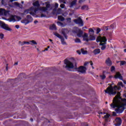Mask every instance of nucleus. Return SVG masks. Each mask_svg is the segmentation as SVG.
<instances>
[{
	"label": "nucleus",
	"mask_w": 126,
	"mask_h": 126,
	"mask_svg": "<svg viewBox=\"0 0 126 126\" xmlns=\"http://www.w3.org/2000/svg\"><path fill=\"white\" fill-rule=\"evenodd\" d=\"M6 71L8 70V67L7 66H7L6 67Z\"/></svg>",
	"instance_id": "obj_61"
},
{
	"label": "nucleus",
	"mask_w": 126,
	"mask_h": 126,
	"mask_svg": "<svg viewBox=\"0 0 126 126\" xmlns=\"http://www.w3.org/2000/svg\"><path fill=\"white\" fill-rule=\"evenodd\" d=\"M89 63V62H86L84 63V65L85 66H86V65H87V64H88Z\"/></svg>",
	"instance_id": "obj_51"
},
{
	"label": "nucleus",
	"mask_w": 126,
	"mask_h": 126,
	"mask_svg": "<svg viewBox=\"0 0 126 126\" xmlns=\"http://www.w3.org/2000/svg\"><path fill=\"white\" fill-rule=\"evenodd\" d=\"M58 20H60V21H64V18L63 16H58Z\"/></svg>",
	"instance_id": "obj_30"
},
{
	"label": "nucleus",
	"mask_w": 126,
	"mask_h": 126,
	"mask_svg": "<svg viewBox=\"0 0 126 126\" xmlns=\"http://www.w3.org/2000/svg\"><path fill=\"white\" fill-rule=\"evenodd\" d=\"M123 121L120 117H117L115 119L114 121V126H122V123Z\"/></svg>",
	"instance_id": "obj_9"
},
{
	"label": "nucleus",
	"mask_w": 126,
	"mask_h": 126,
	"mask_svg": "<svg viewBox=\"0 0 126 126\" xmlns=\"http://www.w3.org/2000/svg\"><path fill=\"white\" fill-rule=\"evenodd\" d=\"M45 4H46V8L47 9L51 8V4L50 3V1H46L45 2Z\"/></svg>",
	"instance_id": "obj_22"
},
{
	"label": "nucleus",
	"mask_w": 126,
	"mask_h": 126,
	"mask_svg": "<svg viewBox=\"0 0 126 126\" xmlns=\"http://www.w3.org/2000/svg\"><path fill=\"white\" fill-rule=\"evenodd\" d=\"M108 27H105V30L107 31V30H109V28Z\"/></svg>",
	"instance_id": "obj_59"
},
{
	"label": "nucleus",
	"mask_w": 126,
	"mask_h": 126,
	"mask_svg": "<svg viewBox=\"0 0 126 126\" xmlns=\"http://www.w3.org/2000/svg\"><path fill=\"white\" fill-rule=\"evenodd\" d=\"M33 11H31L29 13L31 15H32V16H35V15H36V14L34 13V12Z\"/></svg>",
	"instance_id": "obj_40"
},
{
	"label": "nucleus",
	"mask_w": 126,
	"mask_h": 126,
	"mask_svg": "<svg viewBox=\"0 0 126 126\" xmlns=\"http://www.w3.org/2000/svg\"><path fill=\"white\" fill-rule=\"evenodd\" d=\"M115 70H116V68L115 67V66H112L110 69L111 71L112 72L115 71Z\"/></svg>",
	"instance_id": "obj_41"
},
{
	"label": "nucleus",
	"mask_w": 126,
	"mask_h": 126,
	"mask_svg": "<svg viewBox=\"0 0 126 126\" xmlns=\"http://www.w3.org/2000/svg\"><path fill=\"white\" fill-rule=\"evenodd\" d=\"M8 0H1V4H6V2Z\"/></svg>",
	"instance_id": "obj_43"
},
{
	"label": "nucleus",
	"mask_w": 126,
	"mask_h": 126,
	"mask_svg": "<svg viewBox=\"0 0 126 126\" xmlns=\"http://www.w3.org/2000/svg\"><path fill=\"white\" fill-rule=\"evenodd\" d=\"M5 14V10L4 9L0 8V14L2 15V14Z\"/></svg>",
	"instance_id": "obj_29"
},
{
	"label": "nucleus",
	"mask_w": 126,
	"mask_h": 126,
	"mask_svg": "<svg viewBox=\"0 0 126 126\" xmlns=\"http://www.w3.org/2000/svg\"><path fill=\"white\" fill-rule=\"evenodd\" d=\"M110 114H107L106 115H105L104 117V119H105V122H110Z\"/></svg>",
	"instance_id": "obj_20"
},
{
	"label": "nucleus",
	"mask_w": 126,
	"mask_h": 126,
	"mask_svg": "<svg viewBox=\"0 0 126 126\" xmlns=\"http://www.w3.org/2000/svg\"><path fill=\"white\" fill-rule=\"evenodd\" d=\"M41 10L42 11H47V10H48V9L46 7H43L42 8H41Z\"/></svg>",
	"instance_id": "obj_42"
},
{
	"label": "nucleus",
	"mask_w": 126,
	"mask_h": 126,
	"mask_svg": "<svg viewBox=\"0 0 126 126\" xmlns=\"http://www.w3.org/2000/svg\"><path fill=\"white\" fill-rule=\"evenodd\" d=\"M110 27L111 29H114V28H115V24H113L111 25Z\"/></svg>",
	"instance_id": "obj_46"
},
{
	"label": "nucleus",
	"mask_w": 126,
	"mask_h": 126,
	"mask_svg": "<svg viewBox=\"0 0 126 126\" xmlns=\"http://www.w3.org/2000/svg\"><path fill=\"white\" fill-rule=\"evenodd\" d=\"M126 62L125 61H120V65L122 66V65H125L126 64Z\"/></svg>",
	"instance_id": "obj_34"
},
{
	"label": "nucleus",
	"mask_w": 126,
	"mask_h": 126,
	"mask_svg": "<svg viewBox=\"0 0 126 126\" xmlns=\"http://www.w3.org/2000/svg\"><path fill=\"white\" fill-rule=\"evenodd\" d=\"M113 75H110L109 76V78L110 79L113 78Z\"/></svg>",
	"instance_id": "obj_58"
},
{
	"label": "nucleus",
	"mask_w": 126,
	"mask_h": 126,
	"mask_svg": "<svg viewBox=\"0 0 126 126\" xmlns=\"http://www.w3.org/2000/svg\"><path fill=\"white\" fill-rule=\"evenodd\" d=\"M90 63L91 65L92 66H93V62L92 61H91V62H90Z\"/></svg>",
	"instance_id": "obj_56"
},
{
	"label": "nucleus",
	"mask_w": 126,
	"mask_h": 126,
	"mask_svg": "<svg viewBox=\"0 0 126 126\" xmlns=\"http://www.w3.org/2000/svg\"><path fill=\"white\" fill-rule=\"evenodd\" d=\"M31 44V43H32V45H37V42H36L35 40H31L30 41Z\"/></svg>",
	"instance_id": "obj_35"
},
{
	"label": "nucleus",
	"mask_w": 126,
	"mask_h": 126,
	"mask_svg": "<svg viewBox=\"0 0 126 126\" xmlns=\"http://www.w3.org/2000/svg\"><path fill=\"white\" fill-rule=\"evenodd\" d=\"M93 53L95 55H98V54H100V53H101V50H100V49L97 48L94 50Z\"/></svg>",
	"instance_id": "obj_19"
},
{
	"label": "nucleus",
	"mask_w": 126,
	"mask_h": 126,
	"mask_svg": "<svg viewBox=\"0 0 126 126\" xmlns=\"http://www.w3.org/2000/svg\"><path fill=\"white\" fill-rule=\"evenodd\" d=\"M66 20H67V22H71V18H67L66 19Z\"/></svg>",
	"instance_id": "obj_49"
},
{
	"label": "nucleus",
	"mask_w": 126,
	"mask_h": 126,
	"mask_svg": "<svg viewBox=\"0 0 126 126\" xmlns=\"http://www.w3.org/2000/svg\"><path fill=\"white\" fill-rule=\"evenodd\" d=\"M18 64V62H16L14 63V65H17Z\"/></svg>",
	"instance_id": "obj_62"
},
{
	"label": "nucleus",
	"mask_w": 126,
	"mask_h": 126,
	"mask_svg": "<svg viewBox=\"0 0 126 126\" xmlns=\"http://www.w3.org/2000/svg\"><path fill=\"white\" fill-rule=\"evenodd\" d=\"M34 24H36V23H38V21H36V20L34 21Z\"/></svg>",
	"instance_id": "obj_60"
},
{
	"label": "nucleus",
	"mask_w": 126,
	"mask_h": 126,
	"mask_svg": "<svg viewBox=\"0 0 126 126\" xmlns=\"http://www.w3.org/2000/svg\"><path fill=\"white\" fill-rule=\"evenodd\" d=\"M77 36L79 38H81V37H82V38H83V31H81V30H80L79 31V32H78V33L77 34Z\"/></svg>",
	"instance_id": "obj_17"
},
{
	"label": "nucleus",
	"mask_w": 126,
	"mask_h": 126,
	"mask_svg": "<svg viewBox=\"0 0 126 126\" xmlns=\"http://www.w3.org/2000/svg\"><path fill=\"white\" fill-rule=\"evenodd\" d=\"M4 38V34L2 33H0V39L2 40Z\"/></svg>",
	"instance_id": "obj_37"
},
{
	"label": "nucleus",
	"mask_w": 126,
	"mask_h": 126,
	"mask_svg": "<svg viewBox=\"0 0 126 126\" xmlns=\"http://www.w3.org/2000/svg\"><path fill=\"white\" fill-rule=\"evenodd\" d=\"M107 41V38L106 37H101L98 36L96 38V42L98 43L99 42H101V43H106V41Z\"/></svg>",
	"instance_id": "obj_12"
},
{
	"label": "nucleus",
	"mask_w": 126,
	"mask_h": 126,
	"mask_svg": "<svg viewBox=\"0 0 126 126\" xmlns=\"http://www.w3.org/2000/svg\"><path fill=\"white\" fill-rule=\"evenodd\" d=\"M64 6H65V5L63 3L60 4V7H61V8H64Z\"/></svg>",
	"instance_id": "obj_47"
},
{
	"label": "nucleus",
	"mask_w": 126,
	"mask_h": 126,
	"mask_svg": "<svg viewBox=\"0 0 126 126\" xmlns=\"http://www.w3.org/2000/svg\"><path fill=\"white\" fill-rule=\"evenodd\" d=\"M33 7H31L29 9L25 10L24 13H26V14H28V13H30V11H32V10H33Z\"/></svg>",
	"instance_id": "obj_18"
},
{
	"label": "nucleus",
	"mask_w": 126,
	"mask_h": 126,
	"mask_svg": "<svg viewBox=\"0 0 126 126\" xmlns=\"http://www.w3.org/2000/svg\"><path fill=\"white\" fill-rule=\"evenodd\" d=\"M0 27H1L2 29L6 30V31H12V29L9 28L8 25L5 24V23L1 21H0Z\"/></svg>",
	"instance_id": "obj_6"
},
{
	"label": "nucleus",
	"mask_w": 126,
	"mask_h": 126,
	"mask_svg": "<svg viewBox=\"0 0 126 126\" xmlns=\"http://www.w3.org/2000/svg\"><path fill=\"white\" fill-rule=\"evenodd\" d=\"M94 30L92 28L89 29V35L87 33H84L83 36V41L86 42H89V41H95L96 40V37L94 34Z\"/></svg>",
	"instance_id": "obj_1"
},
{
	"label": "nucleus",
	"mask_w": 126,
	"mask_h": 126,
	"mask_svg": "<svg viewBox=\"0 0 126 126\" xmlns=\"http://www.w3.org/2000/svg\"><path fill=\"white\" fill-rule=\"evenodd\" d=\"M112 115H113V116H114V117H116V116H117V113H116L115 112H112Z\"/></svg>",
	"instance_id": "obj_52"
},
{
	"label": "nucleus",
	"mask_w": 126,
	"mask_h": 126,
	"mask_svg": "<svg viewBox=\"0 0 126 126\" xmlns=\"http://www.w3.org/2000/svg\"><path fill=\"white\" fill-rule=\"evenodd\" d=\"M77 54H78V55H81V52H80V50H77Z\"/></svg>",
	"instance_id": "obj_53"
},
{
	"label": "nucleus",
	"mask_w": 126,
	"mask_h": 126,
	"mask_svg": "<svg viewBox=\"0 0 126 126\" xmlns=\"http://www.w3.org/2000/svg\"><path fill=\"white\" fill-rule=\"evenodd\" d=\"M78 72H81V73H85L86 72V67L83 66H80L79 67L77 68Z\"/></svg>",
	"instance_id": "obj_13"
},
{
	"label": "nucleus",
	"mask_w": 126,
	"mask_h": 126,
	"mask_svg": "<svg viewBox=\"0 0 126 126\" xmlns=\"http://www.w3.org/2000/svg\"><path fill=\"white\" fill-rule=\"evenodd\" d=\"M26 17L27 19L25 18L21 21V23L25 24V25H27V24H29V23H31L33 21V18L31 15H27Z\"/></svg>",
	"instance_id": "obj_5"
},
{
	"label": "nucleus",
	"mask_w": 126,
	"mask_h": 126,
	"mask_svg": "<svg viewBox=\"0 0 126 126\" xmlns=\"http://www.w3.org/2000/svg\"><path fill=\"white\" fill-rule=\"evenodd\" d=\"M114 78L115 79H120V80H124V78L123 77V76L122 75V74L120 72H117L116 73V74L115 75Z\"/></svg>",
	"instance_id": "obj_14"
},
{
	"label": "nucleus",
	"mask_w": 126,
	"mask_h": 126,
	"mask_svg": "<svg viewBox=\"0 0 126 126\" xmlns=\"http://www.w3.org/2000/svg\"><path fill=\"white\" fill-rule=\"evenodd\" d=\"M15 28L17 29H19V25H16L15 26Z\"/></svg>",
	"instance_id": "obj_55"
},
{
	"label": "nucleus",
	"mask_w": 126,
	"mask_h": 126,
	"mask_svg": "<svg viewBox=\"0 0 126 126\" xmlns=\"http://www.w3.org/2000/svg\"><path fill=\"white\" fill-rule=\"evenodd\" d=\"M117 86V87H121V86L124 87V84H123L122 82H119Z\"/></svg>",
	"instance_id": "obj_31"
},
{
	"label": "nucleus",
	"mask_w": 126,
	"mask_h": 126,
	"mask_svg": "<svg viewBox=\"0 0 126 126\" xmlns=\"http://www.w3.org/2000/svg\"><path fill=\"white\" fill-rule=\"evenodd\" d=\"M64 63L65 65L66 68H73L74 67V65H73V63L70 62V61H68L67 59H65L64 61Z\"/></svg>",
	"instance_id": "obj_7"
},
{
	"label": "nucleus",
	"mask_w": 126,
	"mask_h": 126,
	"mask_svg": "<svg viewBox=\"0 0 126 126\" xmlns=\"http://www.w3.org/2000/svg\"><path fill=\"white\" fill-rule=\"evenodd\" d=\"M84 1L83 0H79V3H82Z\"/></svg>",
	"instance_id": "obj_54"
},
{
	"label": "nucleus",
	"mask_w": 126,
	"mask_h": 126,
	"mask_svg": "<svg viewBox=\"0 0 126 126\" xmlns=\"http://www.w3.org/2000/svg\"><path fill=\"white\" fill-rule=\"evenodd\" d=\"M88 8V6L85 5L82 6L81 9L82 10H84V9H87Z\"/></svg>",
	"instance_id": "obj_36"
},
{
	"label": "nucleus",
	"mask_w": 126,
	"mask_h": 126,
	"mask_svg": "<svg viewBox=\"0 0 126 126\" xmlns=\"http://www.w3.org/2000/svg\"><path fill=\"white\" fill-rule=\"evenodd\" d=\"M113 101L123 106L124 107H126V99L122 98L120 95L116 96L115 98L113 99Z\"/></svg>",
	"instance_id": "obj_4"
},
{
	"label": "nucleus",
	"mask_w": 126,
	"mask_h": 126,
	"mask_svg": "<svg viewBox=\"0 0 126 126\" xmlns=\"http://www.w3.org/2000/svg\"><path fill=\"white\" fill-rule=\"evenodd\" d=\"M105 63L108 65V66H111L112 64V61H111V59L110 58H108L105 61Z\"/></svg>",
	"instance_id": "obj_15"
},
{
	"label": "nucleus",
	"mask_w": 126,
	"mask_h": 126,
	"mask_svg": "<svg viewBox=\"0 0 126 126\" xmlns=\"http://www.w3.org/2000/svg\"><path fill=\"white\" fill-rule=\"evenodd\" d=\"M55 8L54 9V10H56L57 8L59 7V4L58 3H56L54 5Z\"/></svg>",
	"instance_id": "obj_38"
},
{
	"label": "nucleus",
	"mask_w": 126,
	"mask_h": 126,
	"mask_svg": "<svg viewBox=\"0 0 126 126\" xmlns=\"http://www.w3.org/2000/svg\"><path fill=\"white\" fill-rule=\"evenodd\" d=\"M81 52L83 55H86V54H87L88 53L87 51L84 50V49H81Z\"/></svg>",
	"instance_id": "obj_32"
},
{
	"label": "nucleus",
	"mask_w": 126,
	"mask_h": 126,
	"mask_svg": "<svg viewBox=\"0 0 126 126\" xmlns=\"http://www.w3.org/2000/svg\"><path fill=\"white\" fill-rule=\"evenodd\" d=\"M57 25L58 26H61V27H65L66 24H63V23L61 22H57Z\"/></svg>",
	"instance_id": "obj_27"
},
{
	"label": "nucleus",
	"mask_w": 126,
	"mask_h": 126,
	"mask_svg": "<svg viewBox=\"0 0 126 126\" xmlns=\"http://www.w3.org/2000/svg\"><path fill=\"white\" fill-rule=\"evenodd\" d=\"M101 32V29L97 28L96 30V34H99Z\"/></svg>",
	"instance_id": "obj_44"
},
{
	"label": "nucleus",
	"mask_w": 126,
	"mask_h": 126,
	"mask_svg": "<svg viewBox=\"0 0 126 126\" xmlns=\"http://www.w3.org/2000/svg\"><path fill=\"white\" fill-rule=\"evenodd\" d=\"M105 72H106V71H102V75H100L99 76V77L101 78V79H102V80H104V79L106 78V75H105Z\"/></svg>",
	"instance_id": "obj_21"
},
{
	"label": "nucleus",
	"mask_w": 126,
	"mask_h": 126,
	"mask_svg": "<svg viewBox=\"0 0 126 126\" xmlns=\"http://www.w3.org/2000/svg\"><path fill=\"white\" fill-rule=\"evenodd\" d=\"M69 33V31L67 29H63L62 30V34L63 35L65 39L67 40V34Z\"/></svg>",
	"instance_id": "obj_11"
},
{
	"label": "nucleus",
	"mask_w": 126,
	"mask_h": 126,
	"mask_svg": "<svg viewBox=\"0 0 126 126\" xmlns=\"http://www.w3.org/2000/svg\"><path fill=\"white\" fill-rule=\"evenodd\" d=\"M105 49H106V45H103L101 47V49L102 50V51H104Z\"/></svg>",
	"instance_id": "obj_48"
},
{
	"label": "nucleus",
	"mask_w": 126,
	"mask_h": 126,
	"mask_svg": "<svg viewBox=\"0 0 126 126\" xmlns=\"http://www.w3.org/2000/svg\"><path fill=\"white\" fill-rule=\"evenodd\" d=\"M33 6L39 7L40 6V3H39V1L37 0L35 2L33 3Z\"/></svg>",
	"instance_id": "obj_25"
},
{
	"label": "nucleus",
	"mask_w": 126,
	"mask_h": 126,
	"mask_svg": "<svg viewBox=\"0 0 126 126\" xmlns=\"http://www.w3.org/2000/svg\"><path fill=\"white\" fill-rule=\"evenodd\" d=\"M110 107L113 109L117 108L115 109V111L117 114H122L126 109L125 106H123V105H122L121 104H120L114 101H113L112 103L110 104Z\"/></svg>",
	"instance_id": "obj_2"
},
{
	"label": "nucleus",
	"mask_w": 126,
	"mask_h": 126,
	"mask_svg": "<svg viewBox=\"0 0 126 126\" xmlns=\"http://www.w3.org/2000/svg\"><path fill=\"white\" fill-rule=\"evenodd\" d=\"M48 48H45L44 51H48Z\"/></svg>",
	"instance_id": "obj_64"
},
{
	"label": "nucleus",
	"mask_w": 126,
	"mask_h": 126,
	"mask_svg": "<svg viewBox=\"0 0 126 126\" xmlns=\"http://www.w3.org/2000/svg\"><path fill=\"white\" fill-rule=\"evenodd\" d=\"M25 44H28V45H32V43H31L30 41L27 42V41H24L22 44H21V46H23L24 45H25Z\"/></svg>",
	"instance_id": "obj_33"
},
{
	"label": "nucleus",
	"mask_w": 126,
	"mask_h": 126,
	"mask_svg": "<svg viewBox=\"0 0 126 126\" xmlns=\"http://www.w3.org/2000/svg\"><path fill=\"white\" fill-rule=\"evenodd\" d=\"M41 17H47V15H46L45 14H41Z\"/></svg>",
	"instance_id": "obj_50"
},
{
	"label": "nucleus",
	"mask_w": 126,
	"mask_h": 126,
	"mask_svg": "<svg viewBox=\"0 0 126 126\" xmlns=\"http://www.w3.org/2000/svg\"><path fill=\"white\" fill-rule=\"evenodd\" d=\"M80 29L78 28V27L76 28L75 30H74L72 31V32L74 33V34H78L79 32Z\"/></svg>",
	"instance_id": "obj_24"
},
{
	"label": "nucleus",
	"mask_w": 126,
	"mask_h": 126,
	"mask_svg": "<svg viewBox=\"0 0 126 126\" xmlns=\"http://www.w3.org/2000/svg\"><path fill=\"white\" fill-rule=\"evenodd\" d=\"M38 10H40V8H39V7H37V8H34V7H33V9L32 10V11L34 12L35 15L36 13H37V11H38Z\"/></svg>",
	"instance_id": "obj_26"
},
{
	"label": "nucleus",
	"mask_w": 126,
	"mask_h": 126,
	"mask_svg": "<svg viewBox=\"0 0 126 126\" xmlns=\"http://www.w3.org/2000/svg\"><path fill=\"white\" fill-rule=\"evenodd\" d=\"M15 18H16L15 15L12 16L10 19V21L15 22V21H16V20L15 19Z\"/></svg>",
	"instance_id": "obj_28"
},
{
	"label": "nucleus",
	"mask_w": 126,
	"mask_h": 126,
	"mask_svg": "<svg viewBox=\"0 0 126 126\" xmlns=\"http://www.w3.org/2000/svg\"><path fill=\"white\" fill-rule=\"evenodd\" d=\"M49 29L50 30H57V27L56 26V25L53 24L50 26Z\"/></svg>",
	"instance_id": "obj_23"
},
{
	"label": "nucleus",
	"mask_w": 126,
	"mask_h": 126,
	"mask_svg": "<svg viewBox=\"0 0 126 126\" xmlns=\"http://www.w3.org/2000/svg\"><path fill=\"white\" fill-rule=\"evenodd\" d=\"M123 82H124V84H126V81L124 80V81H123Z\"/></svg>",
	"instance_id": "obj_63"
},
{
	"label": "nucleus",
	"mask_w": 126,
	"mask_h": 126,
	"mask_svg": "<svg viewBox=\"0 0 126 126\" xmlns=\"http://www.w3.org/2000/svg\"><path fill=\"white\" fill-rule=\"evenodd\" d=\"M77 2V0H73L70 2L69 7L70 8H72V7L74 6V5H76Z\"/></svg>",
	"instance_id": "obj_16"
},
{
	"label": "nucleus",
	"mask_w": 126,
	"mask_h": 126,
	"mask_svg": "<svg viewBox=\"0 0 126 126\" xmlns=\"http://www.w3.org/2000/svg\"><path fill=\"white\" fill-rule=\"evenodd\" d=\"M15 17H16V19L18 20V21L21 20V19H22V18H21L20 16L15 15Z\"/></svg>",
	"instance_id": "obj_45"
},
{
	"label": "nucleus",
	"mask_w": 126,
	"mask_h": 126,
	"mask_svg": "<svg viewBox=\"0 0 126 126\" xmlns=\"http://www.w3.org/2000/svg\"><path fill=\"white\" fill-rule=\"evenodd\" d=\"M54 35L55 36H56V37H57L58 38H59V39H61V41L63 45H65L66 44V42L64 41V38H63V36L61 35V34H60L58 32H55L54 33Z\"/></svg>",
	"instance_id": "obj_8"
},
{
	"label": "nucleus",
	"mask_w": 126,
	"mask_h": 126,
	"mask_svg": "<svg viewBox=\"0 0 126 126\" xmlns=\"http://www.w3.org/2000/svg\"><path fill=\"white\" fill-rule=\"evenodd\" d=\"M73 21L76 24H79V25L81 27L83 26V21L82 20V19L80 18V17L74 20Z\"/></svg>",
	"instance_id": "obj_10"
},
{
	"label": "nucleus",
	"mask_w": 126,
	"mask_h": 126,
	"mask_svg": "<svg viewBox=\"0 0 126 126\" xmlns=\"http://www.w3.org/2000/svg\"><path fill=\"white\" fill-rule=\"evenodd\" d=\"M121 89V87H118L117 86H115L113 87L112 85H110L109 87H107L104 92L106 94H109V95H116L117 94V91L116 90H120Z\"/></svg>",
	"instance_id": "obj_3"
},
{
	"label": "nucleus",
	"mask_w": 126,
	"mask_h": 126,
	"mask_svg": "<svg viewBox=\"0 0 126 126\" xmlns=\"http://www.w3.org/2000/svg\"><path fill=\"white\" fill-rule=\"evenodd\" d=\"M106 44V43H100V45H101V46H105V44Z\"/></svg>",
	"instance_id": "obj_57"
},
{
	"label": "nucleus",
	"mask_w": 126,
	"mask_h": 126,
	"mask_svg": "<svg viewBox=\"0 0 126 126\" xmlns=\"http://www.w3.org/2000/svg\"><path fill=\"white\" fill-rule=\"evenodd\" d=\"M75 43H81V40L79 38H76V39H75Z\"/></svg>",
	"instance_id": "obj_39"
}]
</instances>
